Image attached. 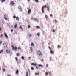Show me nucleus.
<instances>
[{
  "instance_id": "nucleus-1",
  "label": "nucleus",
  "mask_w": 76,
  "mask_h": 76,
  "mask_svg": "<svg viewBox=\"0 0 76 76\" xmlns=\"http://www.w3.org/2000/svg\"><path fill=\"white\" fill-rule=\"evenodd\" d=\"M47 7V10L48 12H49V6L48 5L47 7L46 5L43 6L42 8V11L43 13H44V8H46Z\"/></svg>"
},
{
  "instance_id": "nucleus-2",
  "label": "nucleus",
  "mask_w": 76,
  "mask_h": 76,
  "mask_svg": "<svg viewBox=\"0 0 76 76\" xmlns=\"http://www.w3.org/2000/svg\"><path fill=\"white\" fill-rule=\"evenodd\" d=\"M11 47L12 50H13L14 51H17V49H18V48L16 46H15L14 47L13 45H11Z\"/></svg>"
},
{
  "instance_id": "nucleus-3",
  "label": "nucleus",
  "mask_w": 76,
  "mask_h": 76,
  "mask_svg": "<svg viewBox=\"0 0 76 76\" xmlns=\"http://www.w3.org/2000/svg\"><path fill=\"white\" fill-rule=\"evenodd\" d=\"M19 28H20V31H23V28H22V26L21 25L19 26Z\"/></svg>"
},
{
  "instance_id": "nucleus-4",
  "label": "nucleus",
  "mask_w": 76,
  "mask_h": 76,
  "mask_svg": "<svg viewBox=\"0 0 76 76\" xmlns=\"http://www.w3.org/2000/svg\"><path fill=\"white\" fill-rule=\"evenodd\" d=\"M49 48L50 49V53L51 54H54V51L51 50V48H50V47L49 46Z\"/></svg>"
},
{
  "instance_id": "nucleus-5",
  "label": "nucleus",
  "mask_w": 76,
  "mask_h": 76,
  "mask_svg": "<svg viewBox=\"0 0 76 76\" xmlns=\"http://www.w3.org/2000/svg\"><path fill=\"white\" fill-rule=\"evenodd\" d=\"M27 9L28 10V14H30L31 12V10L30 9V8H28Z\"/></svg>"
},
{
  "instance_id": "nucleus-6",
  "label": "nucleus",
  "mask_w": 76,
  "mask_h": 76,
  "mask_svg": "<svg viewBox=\"0 0 76 76\" xmlns=\"http://www.w3.org/2000/svg\"><path fill=\"white\" fill-rule=\"evenodd\" d=\"M10 4H11V5H12V6L15 4V3H14V2L13 1H12L10 3Z\"/></svg>"
},
{
  "instance_id": "nucleus-7",
  "label": "nucleus",
  "mask_w": 76,
  "mask_h": 76,
  "mask_svg": "<svg viewBox=\"0 0 76 76\" xmlns=\"http://www.w3.org/2000/svg\"><path fill=\"white\" fill-rule=\"evenodd\" d=\"M6 52L7 54H9L10 53V50H6Z\"/></svg>"
},
{
  "instance_id": "nucleus-8",
  "label": "nucleus",
  "mask_w": 76,
  "mask_h": 76,
  "mask_svg": "<svg viewBox=\"0 0 76 76\" xmlns=\"http://www.w3.org/2000/svg\"><path fill=\"white\" fill-rule=\"evenodd\" d=\"M31 65H32V66H37V64L36 63H31Z\"/></svg>"
},
{
  "instance_id": "nucleus-9",
  "label": "nucleus",
  "mask_w": 76,
  "mask_h": 76,
  "mask_svg": "<svg viewBox=\"0 0 76 76\" xmlns=\"http://www.w3.org/2000/svg\"><path fill=\"white\" fill-rule=\"evenodd\" d=\"M4 35L7 38H8V36H7V35L6 34V33H4Z\"/></svg>"
},
{
  "instance_id": "nucleus-10",
  "label": "nucleus",
  "mask_w": 76,
  "mask_h": 76,
  "mask_svg": "<svg viewBox=\"0 0 76 76\" xmlns=\"http://www.w3.org/2000/svg\"><path fill=\"white\" fill-rule=\"evenodd\" d=\"M30 50L31 51V52H32L33 51V50L32 49V47H30Z\"/></svg>"
},
{
  "instance_id": "nucleus-11",
  "label": "nucleus",
  "mask_w": 76,
  "mask_h": 76,
  "mask_svg": "<svg viewBox=\"0 0 76 76\" xmlns=\"http://www.w3.org/2000/svg\"><path fill=\"white\" fill-rule=\"evenodd\" d=\"M38 53H39V56H42V53L40 51H38Z\"/></svg>"
},
{
  "instance_id": "nucleus-12",
  "label": "nucleus",
  "mask_w": 76,
  "mask_h": 76,
  "mask_svg": "<svg viewBox=\"0 0 76 76\" xmlns=\"http://www.w3.org/2000/svg\"><path fill=\"white\" fill-rule=\"evenodd\" d=\"M31 46H33V47H35V45H34V44L33 42H32L31 43Z\"/></svg>"
},
{
  "instance_id": "nucleus-13",
  "label": "nucleus",
  "mask_w": 76,
  "mask_h": 76,
  "mask_svg": "<svg viewBox=\"0 0 76 76\" xmlns=\"http://www.w3.org/2000/svg\"><path fill=\"white\" fill-rule=\"evenodd\" d=\"M16 28H17V24H16L14 25V28L16 29Z\"/></svg>"
},
{
  "instance_id": "nucleus-14",
  "label": "nucleus",
  "mask_w": 76,
  "mask_h": 76,
  "mask_svg": "<svg viewBox=\"0 0 76 76\" xmlns=\"http://www.w3.org/2000/svg\"><path fill=\"white\" fill-rule=\"evenodd\" d=\"M16 18L17 20H19V17H16Z\"/></svg>"
},
{
  "instance_id": "nucleus-15",
  "label": "nucleus",
  "mask_w": 76,
  "mask_h": 76,
  "mask_svg": "<svg viewBox=\"0 0 76 76\" xmlns=\"http://www.w3.org/2000/svg\"><path fill=\"white\" fill-rule=\"evenodd\" d=\"M39 67H43V66L42 65L39 64L38 65Z\"/></svg>"
},
{
  "instance_id": "nucleus-16",
  "label": "nucleus",
  "mask_w": 76,
  "mask_h": 76,
  "mask_svg": "<svg viewBox=\"0 0 76 76\" xmlns=\"http://www.w3.org/2000/svg\"><path fill=\"white\" fill-rule=\"evenodd\" d=\"M20 54H19V53H17V54H16V56H20Z\"/></svg>"
},
{
  "instance_id": "nucleus-17",
  "label": "nucleus",
  "mask_w": 76,
  "mask_h": 76,
  "mask_svg": "<svg viewBox=\"0 0 76 76\" xmlns=\"http://www.w3.org/2000/svg\"><path fill=\"white\" fill-rule=\"evenodd\" d=\"M16 74H18L19 73V71L18 70H17L16 72Z\"/></svg>"
},
{
  "instance_id": "nucleus-18",
  "label": "nucleus",
  "mask_w": 76,
  "mask_h": 76,
  "mask_svg": "<svg viewBox=\"0 0 76 76\" xmlns=\"http://www.w3.org/2000/svg\"><path fill=\"white\" fill-rule=\"evenodd\" d=\"M61 48V46H60V45H58V48Z\"/></svg>"
},
{
  "instance_id": "nucleus-19",
  "label": "nucleus",
  "mask_w": 76,
  "mask_h": 76,
  "mask_svg": "<svg viewBox=\"0 0 76 76\" xmlns=\"http://www.w3.org/2000/svg\"><path fill=\"white\" fill-rule=\"evenodd\" d=\"M45 18L46 19H47V18H48V16H47V15H45Z\"/></svg>"
},
{
  "instance_id": "nucleus-20",
  "label": "nucleus",
  "mask_w": 76,
  "mask_h": 76,
  "mask_svg": "<svg viewBox=\"0 0 76 76\" xmlns=\"http://www.w3.org/2000/svg\"><path fill=\"white\" fill-rule=\"evenodd\" d=\"M26 76H28V72H26Z\"/></svg>"
},
{
  "instance_id": "nucleus-21",
  "label": "nucleus",
  "mask_w": 76,
  "mask_h": 76,
  "mask_svg": "<svg viewBox=\"0 0 76 76\" xmlns=\"http://www.w3.org/2000/svg\"><path fill=\"white\" fill-rule=\"evenodd\" d=\"M5 0H1V1L2 3H3V2H4V1H5Z\"/></svg>"
},
{
  "instance_id": "nucleus-22",
  "label": "nucleus",
  "mask_w": 76,
  "mask_h": 76,
  "mask_svg": "<svg viewBox=\"0 0 76 76\" xmlns=\"http://www.w3.org/2000/svg\"><path fill=\"white\" fill-rule=\"evenodd\" d=\"M45 75H48V72H46L45 73Z\"/></svg>"
},
{
  "instance_id": "nucleus-23",
  "label": "nucleus",
  "mask_w": 76,
  "mask_h": 76,
  "mask_svg": "<svg viewBox=\"0 0 76 76\" xmlns=\"http://www.w3.org/2000/svg\"><path fill=\"white\" fill-rule=\"evenodd\" d=\"M21 58H22V60H23L24 59H25V58H24L23 57V56H22L21 57Z\"/></svg>"
},
{
  "instance_id": "nucleus-24",
  "label": "nucleus",
  "mask_w": 76,
  "mask_h": 76,
  "mask_svg": "<svg viewBox=\"0 0 76 76\" xmlns=\"http://www.w3.org/2000/svg\"><path fill=\"white\" fill-rule=\"evenodd\" d=\"M3 34H1L0 35V37L1 38H2V37H3Z\"/></svg>"
},
{
  "instance_id": "nucleus-25",
  "label": "nucleus",
  "mask_w": 76,
  "mask_h": 76,
  "mask_svg": "<svg viewBox=\"0 0 76 76\" xmlns=\"http://www.w3.org/2000/svg\"><path fill=\"white\" fill-rule=\"evenodd\" d=\"M15 58L16 61L18 62V58H17V57H15Z\"/></svg>"
},
{
  "instance_id": "nucleus-26",
  "label": "nucleus",
  "mask_w": 76,
  "mask_h": 76,
  "mask_svg": "<svg viewBox=\"0 0 76 76\" xmlns=\"http://www.w3.org/2000/svg\"><path fill=\"white\" fill-rule=\"evenodd\" d=\"M31 69L32 70H34V68H33V67H31Z\"/></svg>"
},
{
  "instance_id": "nucleus-27",
  "label": "nucleus",
  "mask_w": 76,
  "mask_h": 76,
  "mask_svg": "<svg viewBox=\"0 0 76 76\" xmlns=\"http://www.w3.org/2000/svg\"><path fill=\"white\" fill-rule=\"evenodd\" d=\"M34 20L35 21H37V19L36 18H34Z\"/></svg>"
},
{
  "instance_id": "nucleus-28",
  "label": "nucleus",
  "mask_w": 76,
  "mask_h": 76,
  "mask_svg": "<svg viewBox=\"0 0 76 76\" xmlns=\"http://www.w3.org/2000/svg\"><path fill=\"white\" fill-rule=\"evenodd\" d=\"M13 18L14 19H15V18H16V16L15 15H14Z\"/></svg>"
},
{
  "instance_id": "nucleus-29",
  "label": "nucleus",
  "mask_w": 76,
  "mask_h": 76,
  "mask_svg": "<svg viewBox=\"0 0 76 76\" xmlns=\"http://www.w3.org/2000/svg\"><path fill=\"white\" fill-rule=\"evenodd\" d=\"M28 28H31V26H30L29 25H28Z\"/></svg>"
},
{
  "instance_id": "nucleus-30",
  "label": "nucleus",
  "mask_w": 76,
  "mask_h": 76,
  "mask_svg": "<svg viewBox=\"0 0 76 76\" xmlns=\"http://www.w3.org/2000/svg\"><path fill=\"white\" fill-rule=\"evenodd\" d=\"M28 36L29 37H32V35L31 34H29Z\"/></svg>"
},
{
  "instance_id": "nucleus-31",
  "label": "nucleus",
  "mask_w": 76,
  "mask_h": 76,
  "mask_svg": "<svg viewBox=\"0 0 76 76\" xmlns=\"http://www.w3.org/2000/svg\"><path fill=\"white\" fill-rule=\"evenodd\" d=\"M35 75H38V73H35Z\"/></svg>"
},
{
  "instance_id": "nucleus-32",
  "label": "nucleus",
  "mask_w": 76,
  "mask_h": 76,
  "mask_svg": "<svg viewBox=\"0 0 76 76\" xmlns=\"http://www.w3.org/2000/svg\"><path fill=\"white\" fill-rule=\"evenodd\" d=\"M35 1L36 2H37V3L38 2V0H35Z\"/></svg>"
},
{
  "instance_id": "nucleus-33",
  "label": "nucleus",
  "mask_w": 76,
  "mask_h": 76,
  "mask_svg": "<svg viewBox=\"0 0 76 76\" xmlns=\"http://www.w3.org/2000/svg\"><path fill=\"white\" fill-rule=\"evenodd\" d=\"M18 50H21V48H20V47H18Z\"/></svg>"
},
{
  "instance_id": "nucleus-34",
  "label": "nucleus",
  "mask_w": 76,
  "mask_h": 76,
  "mask_svg": "<svg viewBox=\"0 0 76 76\" xmlns=\"http://www.w3.org/2000/svg\"><path fill=\"white\" fill-rule=\"evenodd\" d=\"M4 18H6V15H4Z\"/></svg>"
},
{
  "instance_id": "nucleus-35",
  "label": "nucleus",
  "mask_w": 76,
  "mask_h": 76,
  "mask_svg": "<svg viewBox=\"0 0 76 76\" xmlns=\"http://www.w3.org/2000/svg\"><path fill=\"white\" fill-rule=\"evenodd\" d=\"M34 19H35V18H31V19L32 20H34Z\"/></svg>"
},
{
  "instance_id": "nucleus-36",
  "label": "nucleus",
  "mask_w": 76,
  "mask_h": 76,
  "mask_svg": "<svg viewBox=\"0 0 76 76\" xmlns=\"http://www.w3.org/2000/svg\"><path fill=\"white\" fill-rule=\"evenodd\" d=\"M13 29H12L11 30V32H13Z\"/></svg>"
},
{
  "instance_id": "nucleus-37",
  "label": "nucleus",
  "mask_w": 76,
  "mask_h": 76,
  "mask_svg": "<svg viewBox=\"0 0 76 76\" xmlns=\"http://www.w3.org/2000/svg\"><path fill=\"white\" fill-rule=\"evenodd\" d=\"M19 10H20V11H22V9L20 8L19 9Z\"/></svg>"
},
{
  "instance_id": "nucleus-38",
  "label": "nucleus",
  "mask_w": 76,
  "mask_h": 76,
  "mask_svg": "<svg viewBox=\"0 0 76 76\" xmlns=\"http://www.w3.org/2000/svg\"><path fill=\"white\" fill-rule=\"evenodd\" d=\"M54 21H55L56 23H57V20H54Z\"/></svg>"
},
{
  "instance_id": "nucleus-39",
  "label": "nucleus",
  "mask_w": 76,
  "mask_h": 76,
  "mask_svg": "<svg viewBox=\"0 0 76 76\" xmlns=\"http://www.w3.org/2000/svg\"><path fill=\"white\" fill-rule=\"evenodd\" d=\"M52 32H55V30H53Z\"/></svg>"
},
{
  "instance_id": "nucleus-40",
  "label": "nucleus",
  "mask_w": 76,
  "mask_h": 76,
  "mask_svg": "<svg viewBox=\"0 0 76 76\" xmlns=\"http://www.w3.org/2000/svg\"><path fill=\"white\" fill-rule=\"evenodd\" d=\"M49 74H50V75H51V72H49Z\"/></svg>"
},
{
  "instance_id": "nucleus-41",
  "label": "nucleus",
  "mask_w": 76,
  "mask_h": 76,
  "mask_svg": "<svg viewBox=\"0 0 76 76\" xmlns=\"http://www.w3.org/2000/svg\"><path fill=\"white\" fill-rule=\"evenodd\" d=\"M3 72H5V69H3Z\"/></svg>"
},
{
  "instance_id": "nucleus-42",
  "label": "nucleus",
  "mask_w": 76,
  "mask_h": 76,
  "mask_svg": "<svg viewBox=\"0 0 76 76\" xmlns=\"http://www.w3.org/2000/svg\"><path fill=\"white\" fill-rule=\"evenodd\" d=\"M0 44H2V41H1L0 42Z\"/></svg>"
},
{
  "instance_id": "nucleus-43",
  "label": "nucleus",
  "mask_w": 76,
  "mask_h": 76,
  "mask_svg": "<svg viewBox=\"0 0 76 76\" xmlns=\"http://www.w3.org/2000/svg\"><path fill=\"white\" fill-rule=\"evenodd\" d=\"M46 66L47 67H48V64H47L46 65Z\"/></svg>"
},
{
  "instance_id": "nucleus-44",
  "label": "nucleus",
  "mask_w": 76,
  "mask_h": 76,
  "mask_svg": "<svg viewBox=\"0 0 76 76\" xmlns=\"http://www.w3.org/2000/svg\"><path fill=\"white\" fill-rule=\"evenodd\" d=\"M7 76H11V75H9V74H7Z\"/></svg>"
},
{
  "instance_id": "nucleus-45",
  "label": "nucleus",
  "mask_w": 76,
  "mask_h": 76,
  "mask_svg": "<svg viewBox=\"0 0 76 76\" xmlns=\"http://www.w3.org/2000/svg\"><path fill=\"white\" fill-rule=\"evenodd\" d=\"M50 16H53V14H51L50 15Z\"/></svg>"
},
{
  "instance_id": "nucleus-46",
  "label": "nucleus",
  "mask_w": 76,
  "mask_h": 76,
  "mask_svg": "<svg viewBox=\"0 0 76 76\" xmlns=\"http://www.w3.org/2000/svg\"><path fill=\"white\" fill-rule=\"evenodd\" d=\"M4 19H5V20H7V18L6 17L4 18Z\"/></svg>"
},
{
  "instance_id": "nucleus-47",
  "label": "nucleus",
  "mask_w": 76,
  "mask_h": 76,
  "mask_svg": "<svg viewBox=\"0 0 76 76\" xmlns=\"http://www.w3.org/2000/svg\"><path fill=\"white\" fill-rule=\"evenodd\" d=\"M50 61H51V57H50Z\"/></svg>"
},
{
  "instance_id": "nucleus-48",
  "label": "nucleus",
  "mask_w": 76,
  "mask_h": 76,
  "mask_svg": "<svg viewBox=\"0 0 76 76\" xmlns=\"http://www.w3.org/2000/svg\"><path fill=\"white\" fill-rule=\"evenodd\" d=\"M2 23H3V24H4V21H3Z\"/></svg>"
},
{
  "instance_id": "nucleus-49",
  "label": "nucleus",
  "mask_w": 76,
  "mask_h": 76,
  "mask_svg": "<svg viewBox=\"0 0 76 76\" xmlns=\"http://www.w3.org/2000/svg\"><path fill=\"white\" fill-rule=\"evenodd\" d=\"M28 58H29V59H30V58L31 59V57H29Z\"/></svg>"
},
{
  "instance_id": "nucleus-50",
  "label": "nucleus",
  "mask_w": 76,
  "mask_h": 76,
  "mask_svg": "<svg viewBox=\"0 0 76 76\" xmlns=\"http://www.w3.org/2000/svg\"><path fill=\"white\" fill-rule=\"evenodd\" d=\"M36 28H38V26H36Z\"/></svg>"
},
{
  "instance_id": "nucleus-51",
  "label": "nucleus",
  "mask_w": 76,
  "mask_h": 76,
  "mask_svg": "<svg viewBox=\"0 0 76 76\" xmlns=\"http://www.w3.org/2000/svg\"><path fill=\"white\" fill-rule=\"evenodd\" d=\"M39 35H40V33H38V36H39Z\"/></svg>"
},
{
  "instance_id": "nucleus-52",
  "label": "nucleus",
  "mask_w": 76,
  "mask_h": 76,
  "mask_svg": "<svg viewBox=\"0 0 76 76\" xmlns=\"http://www.w3.org/2000/svg\"><path fill=\"white\" fill-rule=\"evenodd\" d=\"M36 69H38V67H37V66H36Z\"/></svg>"
},
{
  "instance_id": "nucleus-53",
  "label": "nucleus",
  "mask_w": 76,
  "mask_h": 76,
  "mask_svg": "<svg viewBox=\"0 0 76 76\" xmlns=\"http://www.w3.org/2000/svg\"><path fill=\"white\" fill-rule=\"evenodd\" d=\"M27 1H28V2H29V1H30V0H27Z\"/></svg>"
},
{
  "instance_id": "nucleus-54",
  "label": "nucleus",
  "mask_w": 76,
  "mask_h": 76,
  "mask_svg": "<svg viewBox=\"0 0 76 76\" xmlns=\"http://www.w3.org/2000/svg\"><path fill=\"white\" fill-rule=\"evenodd\" d=\"M28 70L29 72V73H30V71L29 70V69H28Z\"/></svg>"
},
{
  "instance_id": "nucleus-55",
  "label": "nucleus",
  "mask_w": 76,
  "mask_h": 76,
  "mask_svg": "<svg viewBox=\"0 0 76 76\" xmlns=\"http://www.w3.org/2000/svg\"><path fill=\"white\" fill-rule=\"evenodd\" d=\"M37 35L38 36V33L37 34Z\"/></svg>"
},
{
  "instance_id": "nucleus-56",
  "label": "nucleus",
  "mask_w": 76,
  "mask_h": 76,
  "mask_svg": "<svg viewBox=\"0 0 76 76\" xmlns=\"http://www.w3.org/2000/svg\"><path fill=\"white\" fill-rule=\"evenodd\" d=\"M3 50H1V52H3Z\"/></svg>"
},
{
  "instance_id": "nucleus-57",
  "label": "nucleus",
  "mask_w": 76,
  "mask_h": 76,
  "mask_svg": "<svg viewBox=\"0 0 76 76\" xmlns=\"http://www.w3.org/2000/svg\"><path fill=\"white\" fill-rule=\"evenodd\" d=\"M6 47L7 48V46H6Z\"/></svg>"
},
{
  "instance_id": "nucleus-58",
  "label": "nucleus",
  "mask_w": 76,
  "mask_h": 76,
  "mask_svg": "<svg viewBox=\"0 0 76 76\" xmlns=\"http://www.w3.org/2000/svg\"><path fill=\"white\" fill-rule=\"evenodd\" d=\"M1 31V28L0 27V31Z\"/></svg>"
},
{
  "instance_id": "nucleus-59",
  "label": "nucleus",
  "mask_w": 76,
  "mask_h": 76,
  "mask_svg": "<svg viewBox=\"0 0 76 76\" xmlns=\"http://www.w3.org/2000/svg\"><path fill=\"white\" fill-rule=\"evenodd\" d=\"M1 53V51H0V53Z\"/></svg>"
},
{
  "instance_id": "nucleus-60",
  "label": "nucleus",
  "mask_w": 76,
  "mask_h": 76,
  "mask_svg": "<svg viewBox=\"0 0 76 76\" xmlns=\"http://www.w3.org/2000/svg\"><path fill=\"white\" fill-rule=\"evenodd\" d=\"M18 63H19V62H18L17 61V64H18Z\"/></svg>"
},
{
  "instance_id": "nucleus-61",
  "label": "nucleus",
  "mask_w": 76,
  "mask_h": 76,
  "mask_svg": "<svg viewBox=\"0 0 76 76\" xmlns=\"http://www.w3.org/2000/svg\"><path fill=\"white\" fill-rule=\"evenodd\" d=\"M38 28H39V26H38Z\"/></svg>"
},
{
  "instance_id": "nucleus-62",
  "label": "nucleus",
  "mask_w": 76,
  "mask_h": 76,
  "mask_svg": "<svg viewBox=\"0 0 76 76\" xmlns=\"http://www.w3.org/2000/svg\"><path fill=\"white\" fill-rule=\"evenodd\" d=\"M4 48H5V47H6L4 46Z\"/></svg>"
},
{
  "instance_id": "nucleus-63",
  "label": "nucleus",
  "mask_w": 76,
  "mask_h": 76,
  "mask_svg": "<svg viewBox=\"0 0 76 76\" xmlns=\"http://www.w3.org/2000/svg\"><path fill=\"white\" fill-rule=\"evenodd\" d=\"M42 61H43V60H42Z\"/></svg>"
},
{
  "instance_id": "nucleus-64",
  "label": "nucleus",
  "mask_w": 76,
  "mask_h": 76,
  "mask_svg": "<svg viewBox=\"0 0 76 76\" xmlns=\"http://www.w3.org/2000/svg\"><path fill=\"white\" fill-rule=\"evenodd\" d=\"M49 44H50V43H49Z\"/></svg>"
}]
</instances>
